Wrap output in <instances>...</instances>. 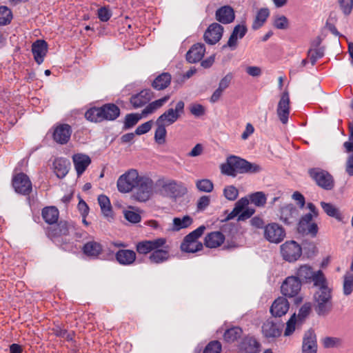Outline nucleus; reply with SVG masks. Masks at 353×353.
<instances>
[{
    "instance_id": "1",
    "label": "nucleus",
    "mask_w": 353,
    "mask_h": 353,
    "mask_svg": "<svg viewBox=\"0 0 353 353\" xmlns=\"http://www.w3.org/2000/svg\"><path fill=\"white\" fill-rule=\"evenodd\" d=\"M314 294V310L319 316H327L333 308L332 289L328 287L326 278Z\"/></svg>"
},
{
    "instance_id": "2",
    "label": "nucleus",
    "mask_w": 353,
    "mask_h": 353,
    "mask_svg": "<svg viewBox=\"0 0 353 353\" xmlns=\"http://www.w3.org/2000/svg\"><path fill=\"white\" fill-rule=\"evenodd\" d=\"M294 277L300 281V283H310L314 285L322 284L325 281V276L321 270L314 271L312 266L303 264L299 266L294 272Z\"/></svg>"
},
{
    "instance_id": "3",
    "label": "nucleus",
    "mask_w": 353,
    "mask_h": 353,
    "mask_svg": "<svg viewBox=\"0 0 353 353\" xmlns=\"http://www.w3.org/2000/svg\"><path fill=\"white\" fill-rule=\"evenodd\" d=\"M205 228V226L201 225L186 235L180 246L181 251L188 253H195L201 250L203 246L199 239L202 236Z\"/></svg>"
},
{
    "instance_id": "4",
    "label": "nucleus",
    "mask_w": 353,
    "mask_h": 353,
    "mask_svg": "<svg viewBox=\"0 0 353 353\" xmlns=\"http://www.w3.org/2000/svg\"><path fill=\"white\" fill-rule=\"evenodd\" d=\"M141 176L134 169H131L121 175L117 180V188L120 192L127 193L135 188Z\"/></svg>"
},
{
    "instance_id": "5",
    "label": "nucleus",
    "mask_w": 353,
    "mask_h": 353,
    "mask_svg": "<svg viewBox=\"0 0 353 353\" xmlns=\"http://www.w3.org/2000/svg\"><path fill=\"white\" fill-rule=\"evenodd\" d=\"M185 103L183 101H179L174 107L168 109L164 113L158 117L156 123H163L166 126L175 123L184 113Z\"/></svg>"
},
{
    "instance_id": "6",
    "label": "nucleus",
    "mask_w": 353,
    "mask_h": 353,
    "mask_svg": "<svg viewBox=\"0 0 353 353\" xmlns=\"http://www.w3.org/2000/svg\"><path fill=\"white\" fill-rule=\"evenodd\" d=\"M153 188V181L148 176H141L134 188V198L141 202L148 201L152 195Z\"/></svg>"
},
{
    "instance_id": "7",
    "label": "nucleus",
    "mask_w": 353,
    "mask_h": 353,
    "mask_svg": "<svg viewBox=\"0 0 353 353\" xmlns=\"http://www.w3.org/2000/svg\"><path fill=\"white\" fill-rule=\"evenodd\" d=\"M263 236L270 243L278 244L285 237V231L279 223H271L263 227Z\"/></svg>"
},
{
    "instance_id": "8",
    "label": "nucleus",
    "mask_w": 353,
    "mask_h": 353,
    "mask_svg": "<svg viewBox=\"0 0 353 353\" xmlns=\"http://www.w3.org/2000/svg\"><path fill=\"white\" fill-rule=\"evenodd\" d=\"M308 172L319 186L325 190H332L333 188V178L327 171L316 168L309 170Z\"/></svg>"
},
{
    "instance_id": "9",
    "label": "nucleus",
    "mask_w": 353,
    "mask_h": 353,
    "mask_svg": "<svg viewBox=\"0 0 353 353\" xmlns=\"http://www.w3.org/2000/svg\"><path fill=\"white\" fill-rule=\"evenodd\" d=\"M281 254L284 260L294 262L301 256L302 249L296 241H289L281 245Z\"/></svg>"
},
{
    "instance_id": "10",
    "label": "nucleus",
    "mask_w": 353,
    "mask_h": 353,
    "mask_svg": "<svg viewBox=\"0 0 353 353\" xmlns=\"http://www.w3.org/2000/svg\"><path fill=\"white\" fill-rule=\"evenodd\" d=\"M229 158L236 173H257L261 170L259 165L248 162L239 157L232 155Z\"/></svg>"
},
{
    "instance_id": "11",
    "label": "nucleus",
    "mask_w": 353,
    "mask_h": 353,
    "mask_svg": "<svg viewBox=\"0 0 353 353\" xmlns=\"http://www.w3.org/2000/svg\"><path fill=\"white\" fill-rule=\"evenodd\" d=\"M283 327L281 323L268 319L262 325V334L268 341H274L281 335Z\"/></svg>"
},
{
    "instance_id": "12",
    "label": "nucleus",
    "mask_w": 353,
    "mask_h": 353,
    "mask_svg": "<svg viewBox=\"0 0 353 353\" xmlns=\"http://www.w3.org/2000/svg\"><path fill=\"white\" fill-rule=\"evenodd\" d=\"M12 186L15 192L23 195H28L32 189L29 177L24 173H18L12 178Z\"/></svg>"
},
{
    "instance_id": "13",
    "label": "nucleus",
    "mask_w": 353,
    "mask_h": 353,
    "mask_svg": "<svg viewBox=\"0 0 353 353\" xmlns=\"http://www.w3.org/2000/svg\"><path fill=\"white\" fill-rule=\"evenodd\" d=\"M301 283L294 276H291L285 279L283 282L281 290L285 296L294 297L301 290Z\"/></svg>"
},
{
    "instance_id": "14",
    "label": "nucleus",
    "mask_w": 353,
    "mask_h": 353,
    "mask_svg": "<svg viewBox=\"0 0 353 353\" xmlns=\"http://www.w3.org/2000/svg\"><path fill=\"white\" fill-rule=\"evenodd\" d=\"M165 243L166 239L165 238L143 241L137 244L136 249L137 252L141 254H151L154 249H157L159 247H163Z\"/></svg>"
},
{
    "instance_id": "15",
    "label": "nucleus",
    "mask_w": 353,
    "mask_h": 353,
    "mask_svg": "<svg viewBox=\"0 0 353 353\" xmlns=\"http://www.w3.org/2000/svg\"><path fill=\"white\" fill-rule=\"evenodd\" d=\"M223 27L217 23H213L205 30L203 37L205 41L214 45L219 41L223 36Z\"/></svg>"
},
{
    "instance_id": "16",
    "label": "nucleus",
    "mask_w": 353,
    "mask_h": 353,
    "mask_svg": "<svg viewBox=\"0 0 353 353\" xmlns=\"http://www.w3.org/2000/svg\"><path fill=\"white\" fill-rule=\"evenodd\" d=\"M72 128L68 124L63 123L57 125L53 132L54 141L61 145L66 144L71 137Z\"/></svg>"
},
{
    "instance_id": "17",
    "label": "nucleus",
    "mask_w": 353,
    "mask_h": 353,
    "mask_svg": "<svg viewBox=\"0 0 353 353\" xmlns=\"http://www.w3.org/2000/svg\"><path fill=\"white\" fill-rule=\"evenodd\" d=\"M162 188L165 192L171 197L182 196L188 192L183 183L174 180L164 183Z\"/></svg>"
},
{
    "instance_id": "18",
    "label": "nucleus",
    "mask_w": 353,
    "mask_h": 353,
    "mask_svg": "<svg viewBox=\"0 0 353 353\" xmlns=\"http://www.w3.org/2000/svg\"><path fill=\"white\" fill-rule=\"evenodd\" d=\"M277 115L282 123H288L290 114V97L288 92H284L279 101L277 109Z\"/></svg>"
},
{
    "instance_id": "19",
    "label": "nucleus",
    "mask_w": 353,
    "mask_h": 353,
    "mask_svg": "<svg viewBox=\"0 0 353 353\" xmlns=\"http://www.w3.org/2000/svg\"><path fill=\"white\" fill-rule=\"evenodd\" d=\"M299 216L298 210L292 205L288 204L280 209L279 219L287 225L295 223Z\"/></svg>"
},
{
    "instance_id": "20",
    "label": "nucleus",
    "mask_w": 353,
    "mask_h": 353,
    "mask_svg": "<svg viewBox=\"0 0 353 353\" xmlns=\"http://www.w3.org/2000/svg\"><path fill=\"white\" fill-rule=\"evenodd\" d=\"M317 341L314 332L309 330L304 334L302 344V353H316Z\"/></svg>"
},
{
    "instance_id": "21",
    "label": "nucleus",
    "mask_w": 353,
    "mask_h": 353,
    "mask_svg": "<svg viewBox=\"0 0 353 353\" xmlns=\"http://www.w3.org/2000/svg\"><path fill=\"white\" fill-rule=\"evenodd\" d=\"M153 97L152 92L149 89H144L140 92L130 97V103L134 108H139L146 105Z\"/></svg>"
},
{
    "instance_id": "22",
    "label": "nucleus",
    "mask_w": 353,
    "mask_h": 353,
    "mask_svg": "<svg viewBox=\"0 0 353 353\" xmlns=\"http://www.w3.org/2000/svg\"><path fill=\"white\" fill-rule=\"evenodd\" d=\"M290 308L288 301L283 296L274 300L270 307V313L273 316L281 317L285 315Z\"/></svg>"
},
{
    "instance_id": "23",
    "label": "nucleus",
    "mask_w": 353,
    "mask_h": 353,
    "mask_svg": "<svg viewBox=\"0 0 353 353\" xmlns=\"http://www.w3.org/2000/svg\"><path fill=\"white\" fill-rule=\"evenodd\" d=\"M48 52V43L44 40H37L32 45V52L35 61L39 64L43 62Z\"/></svg>"
},
{
    "instance_id": "24",
    "label": "nucleus",
    "mask_w": 353,
    "mask_h": 353,
    "mask_svg": "<svg viewBox=\"0 0 353 353\" xmlns=\"http://www.w3.org/2000/svg\"><path fill=\"white\" fill-rule=\"evenodd\" d=\"M72 161L77 176H81L91 163L90 157L85 154L78 153L72 156Z\"/></svg>"
},
{
    "instance_id": "25",
    "label": "nucleus",
    "mask_w": 353,
    "mask_h": 353,
    "mask_svg": "<svg viewBox=\"0 0 353 353\" xmlns=\"http://www.w3.org/2000/svg\"><path fill=\"white\" fill-rule=\"evenodd\" d=\"M169 247L166 243L163 247L154 249L149 256V261L152 263L159 264L167 261L170 259Z\"/></svg>"
},
{
    "instance_id": "26",
    "label": "nucleus",
    "mask_w": 353,
    "mask_h": 353,
    "mask_svg": "<svg viewBox=\"0 0 353 353\" xmlns=\"http://www.w3.org/2000/svg\"><path fill=\"white\" fill-rule=\"evenodd\" d=\"M248 29L245 25H236L234 28L227 44L223 46V48L228 46L232 50L235 49L238 44V39H242L245 35Z\"/></svg>"
},
{
    "instance_id": "27",
    "label": "nucleus",
    "mask_w": 353,
    "mask_h": 353,
    "mask_svg": "<svg viewBox=\"0 0 353 353\" xmlns=\"http://www.w3.org/2000/svg\"><path fill=\"white\" fill-rule=\"evenodd\" d=\"M259 343L252 336L245 337L239 345V353H258Z\"/></svg>"
},
{
    "instance_id": "28",
    "label": "nucleus",
    "mask_w": 353,
    "mask_h": 353,
    "mask_svg": "<svg viewBox=\"0 0 353 353\" xmlns=\"http://www.w3.org/2000/svg\"><path fill=\"white\" fill-rule=\"evenodd\" d=\"M216 19L221 23H232L235 18L234 9L230 6H224L216 11Z\"/></svg>"
},
{
    "instance_id": "29",
    "label": "nucleus",
    "mask_w": 353,
    "mask_h": 353,
    "mask_svg": "<svg viewBox=\"0 0 353 353\" xmlns=\"http://www.w3.org/2000/svg\"><path fill=\"white\" fill-rule=\"evenodd\" d=\"M82 251L87 256L97 259L103 252V245L98 241H89L83 245Z\"/></svg>"
},
{
    "instance_id": "30",
    "label": "nucleus",
    "mask_w": 353,
    "mask_h": 353,
    "mask_svg": "<svg viewBox=\"0 0 353 353\" xmlns=\"http://www.w3.org/2000/svg\"><path fill=\"white\" fill-rule=\"evenodd\" d=\"M205 52V48L203 43H196L193 45L186 54V59L190 63H196L200 61L203 57Z\"/></svg>"
},
{
    "instance_id": "31",
    "label": "nucleus",
    "mask_w": 353,
    "mask_h": 353,
    "mask_svg": "<svg viewBox=\"0 0 353 353\" xmlns=\"http://www.w3.org/2000/svg\"><path fill=\"white\" fill-rule=\"evenodd\" d=\"M115 257L119 264L130 265L135 261L137 255L135 252L131 250H119L117 252Z\"/></svg>"
},
{
    "instance_id": "32",
    "label": "nucleus",
    "mask_w": 353,
    "mask_h": 353,
    "mask_svg": "<svg viewBox=\"0 0 353 353\" xmlns=\"http://www.w3.org/2000/svg\"><path fill=\"white\" fill-rule=\"evenodd\" d=\"M225 241V236L219 231L212 232L205 237L204 244L210 248H216L221 245Z\"/></svg>"
},
{
    "instance_id": "33",
    "label": "nucleus",
    "mask_w": 353,
    "mask_h": 353,
    "mask_svg": "<svg viewBox=\"0 0 353 353\" xmlns=\"http://www.w3.org/2000/svg\"><path fill=\"white\" fill-rule=\"evenodd\" d=\"M170 95H165L159 99L148 103L142 110V116L143 117H146L149 114L154 113L157 110L164 105V104L170 99Z\"/></svg>"
},
{
    "instance_id": "34",
    "label": "nucleus",
    "mask_w": 353,
    "mask_h": 353,
    "mask_svg": "<svg viewBox=\"0 0 353 353\" xmlns=\"http://www.w3.org/2000/svg\"><path fill=\"white\" fill-rule=\"evenodd\" d=\"M48 236L51 239L69 234V226L65 221H60L57 225L50 227L47 230Z\"/></svg>"
},
{
    "instance_id": "35",
    "label": "nucleus",
    "mask_w": 353,
    "mask_h": 353,
    "mask_svg": "<svg viewBox=\"0 0 353 353\" xmlns=\"http://www.w3.org/2000/svg\"><path fill=\"white\" fill-rule=\"evenodd\" d=\"M41 215L46 223L53 225L59 219V212L56 207L48 206L42 210Z\"/></svg>"
},
{
    "instance_id": "36",
    "label": "nucleus",
    "mask_w": 353,
    "mask_h": 353,
    "mask_svg": "<svg viewBox=\"0 0 353 353\" xmlns=\"http://www.w3.org/2000/svg\"><path fill=\"white\" fill-rule=\"evenodd\" d=\"M103 121H114L120 115L119 108L114 103L102 105Z\"/></svg>"
},
{
    "instance_id": "37",
    "label": "nucleus",
    "mask_w": 353,
    "mask_h": 353,
    "mask_svg": "<svg viewBox=\"0 0 353 353\" xmlns=\"http://www.w3.org/2000/svg\"><path fill=\"white\" fill-rule=\"evenodd\" d=\"M171 79V75L168 72H163L154 79L152 86L157 90H164L169 86Z\"/></svg>"
},
{
    "instance_id": "38",
    "label": "nucleus",
    "mask_w": 353,
    "mask_h": 353,
    "mask_svg": "<svg viewBox=\"0 0 353 353\" xmlns=\"http://www.w3.org/2000/svg\"><path fill=\"white\" fill-rule=\"evenodd\" d=\"M269 15L270 11L268 8H263L259 9L252 23V28L254 30H256L261 28L265 23Z\"/></svg>"
},
{
    "instance_id": "39",
    "label": "nucleus",
    "mask_w": 353,
    "mask_h": 353,
    "mask_svg": "<svg viewBox=\"0 0 353 353\" xmlns=\"http://www.w3.org/2000/svg\"><path fill=\"white\" fill-rule=\"evenodd\" d=\"M85 117L91 122L99 123L103 121L102 106L90 108L85 112Z\"/></svg>"
},
{
    "instance_id": "40",
    "label": "nucleus",
    "mask_w": 353,
    "mask_h": 353,
    "mask_svg": "<svg viewBox=\"0 0 353 353\" xmlns=\"http://www.w3.org/2000/svg\"><path fill=\"white\" fill-rule=\"evenodd\" d=\"M193 222L192 219L188 216H183V217H174L172 220V226L171 230L172 231H179L181 229L189 227Z\"/></svg>"
},
{
    "instance_id": "41",
    "label": "nucleus",
    "mask_w": 353,
    "mask_h": 353,
    "mask_svg": "<svg viewBox=\"0 0 353 353\" xmlns=\"http://www.w3.org/2000/svg\"><path fill=\"white\" fill-rule=\"evenodd\" d=\"M98 203L103 216L107 218L112 217V208L109 198L101 194L98 196Z\"/></svg>"
},
{
    "instance_id": "42",
    "label": "nucleus",
    "mask_w": 353,
    "mask_h": 353,
    "mask_svg": "<svg viewBox=\"0 0 353 353\" xmlns=\"http://www.w3.org/2000/svg\"><path fill=\"white\" fill-rule=\"evenodd\" d=\"M69 162L64 159H57L54 162V170L59 178H63L68 172Z\"/></svg>"
},
{
    "instance_id": "43",
    "label": "nucleus",
    "mask_w": 353,
    "mask_h": 353,
    "mask_svg": "<svg viewBox=\"0 0 353 353\" xmlns=\"http://www.w3.org/2000/svg\"><path fill=\"white\" fill-rule=\"evenodd\" d=\"M249 204V199L247 197L240 199L234 205L232 212L228 214L225 220H230L238 216L244 208Z\"/></svg>"
},
{
    "instance_id": "44",
    "label": "nucleus",
    "mask_w": 353,
    "mask_h": 353,
    "mask_svg": "<svg viewBox=\"0 0 353 353\" xmlns=\"http://www.w3.org/2000/svg\"><path fill=\"white\" fill-rule=\"evenodd\" d=\"M353 292V272H346L343 276V294L345 296Z\"/></svg>"
},
{
    "instance_id": "45",
    "label": "nucleus",
    "mask_w": 353,
    "mask_h": 353,
    "mask_svg": "<svg viewBox=\"0 0 353 353\" xmlns=\"http://www.w3.org/2000/svg\"><path fill=\"white\" fill-rule=\"evenodd\" d=\"M242 334V330L239 327H234L227 330L224 334L223 338L224 340L228 343H233L239 338L241 337Z\"/></svg>"
},
{
    "instance_id": "46",
    "label": "nucleus",
    "mask_w": 353,
    "mask_h": 353,
    "mask_svg": "<svg viewBox=\"0 0 353 353\" xmlns=\"http://www.w3.org/2000/svg\"><path fill=\"white\" fill-rule=\"evenodd\" d=\"M257 207L265 206L267 197L263 192H256L249 195V201Z\"/></svg>"
},
{
    "instance_id": "47",
    "label": "nucleus",
    "mask_w": 353,
    "mask_h": 353,
    "mask_svg": "<svg viewBox=\"0 0 353 353\" xmlns=\"http://www.w3.org/2000/svg\"><path fill=\"white\" fill-rule=\"evenodd\" d=\"M321 206L322 207L324 212L329 216L336 219L337 220H341V214L334 205L330 203H325L324 201L321 202Z\"/></svg>"
},
{
    "instance_id": "48",
    "label": "nucleus",
    "mask_w": 353,
    "mask_h": 353,
    "mask_svg": "<svg viewBox=\"0 0 353 353\" xmlns=\"http://www.w3.org/2000/svg\"><path fill=\"white\" fill-rule=\"evenodd\" d=\"M156 125L157 127L154 132V140L159 145L164 144L167 134L166 125L163 123H156Z\"/></svg>"
},
{
    "instance_id": "49",
    "label": "nucleus",
    "mask_w": 353,
    "mask_h": 353,
    "mask_svg": "<svg viewBox=\"0 0 353 353\" xmlns=\"http://www.w3.org/2000/svg\"><path fill=\"white\" fill-rule=\"evenodd\" d=\"M12 14L6 6H0V26H6L11 22Z\"/></svg>"
},
{
    "instance_id": "50",
    "label": "nucleus",
    "mask_w": 353,
    "mask_h": 353,
    "mask_svg": "<svg viewBox=\"0 0 353 353\" xmlns=\"http://www.w3.org/2000/svg\"><path fill=\"white\" fill-rule=\"evenodd\" d=\"M273 26L276 29L285 30L289 27V21L284 15H277L274 18Z\"/></svg>"
},
{
    "instance_id": "51",
    "label": "nucleus",
    "mask_w": 353,
    "mask_h": 353,
    "mask_svg": "<svg viewBox=\"0 0 353 353\" xmlns=\"http://www.w3.org/2000/svg\"><path fill=\"white\" fill-rule=\"evenodd\" d=\"M141 118H143L141 113L140 114L134 113L127 114L124 121L125 128L128 129L133 127Z\"/></svg>"
},
{
    "instance_id": "52",
    "label": "nucleus",
    "mask_w": 353,
    "mask_h": 353,
    "mask_svg": "<svg viewBox=\"0 0 353 353\" xmlns=\"http://www.w3.org/2000/svg\"><path fill=\"white\" fill-rule=\"evenodd\" d=\"M197 189L201 192H211L213 190V183L209 179H201L196 182Z\"/></svg>"
},
{
    "instance_id": "53",
    "label": "nucleus",
    "mask_w": 353,
    "mask_h": 353,
    "mask_svg": "<svg viewBox=\"0 0 353 353\" xmlns=\"http://www.w3.org/2000/svg\"><path fill=\"white\" fill-rule=\"evenodd\" d=\"M223 195L229 201H234L239 196V190L234 185H228L223 189Z\"/></svg>"
},
{
    "instance_id": "54",
    "label": "nucleus",
    "mask_w": 353,
    "mask_h": 353,
    "mask_svg": "<svg viewBox=\"0 0 353 353\" xmlns=\"http://www.w3.org/2000/svg\"><path fill=\"white\" fill-rule=\"evenodd\" d=\"M323 345L325 348L337 347L341 345V340L337 337L327 336L323 339Z\"/></svg>"
},
{
    "instance_id": "55",
    "label": "nucleus",
    "mask_w": 353,
    "mask_h": 353,
    "mask_svg": "<svg viewBox=\"0 0 353 353\" xmlns=\"http://www.w3.org/2000/svg\"><path fill=\"white\" fill-rule=\"evenodd\" d=\"M313 218V214L312 213H307L303 216L298 224V230H305V228L309 226L311 223H314L312 222Z\"/></svg>"
},
{
    "instance_id": "56",
    "label": "nucleus",
    "mask_w": 353,
    "mask_h": 353,
    "mask_svg": "<svg viewBox=\"0 0 353 353\" xmlns=\"http://www.w3.org/2000/svg\"><path fill=\"white\" fill-rule=\"evenodd\" d=\"M221 351V344L218 341L210 342L205 347L203 353H220Z\"/></svg>"
},
{
    "instance_id": "57",
    "label": "nucleus",
    "mask_w": 353,
    "mask_h": 353,
    "mask_svg": "<svg viewBox=\"0 0 353 353\" xmlns=\"http://www.w3.org/2000/svg\"><path fill=\"white\" fill-rule=\"evenodd\" d=\"M296 314H294L286 323L284 336H288L293 334L296 328Z\"/></svg>"
},
{
    "instance_id": "58",
    "label": "nucleus",
    "mask_w": 353,
    "mask_h": 353,
    "mask_svg": "<svg viewBox=\"0 0 353 353\" xmlns=\"http://www.w3.org/2000/svg\"><path fill=\"white\" fill-rule=\"evenodd\" d=\"M340 8L345 15H349L353 9V0H338Z\"/></svg>"
},
{
    "instance_id": "59",
    "label": "nucleus",
    "mask_w": 353,
    "mask_h": 353,
    "mask_svg": "<svg viewBox=\"0 0 353 353\" xmlns=\"http://www.w3.org/2000/svg\"><path fill=\"white\" fill-rule=\"evenodd\" d=\"M190 112L195 117L203 116L205 112V108L199 103H192L190 105Z\"/></svg>"
},
{
    "instance_id": "60",
    "label": "nucleus",
    "mask_w": 353,
    "mask_h": 353,
    "mask_svg": "<svg viewBox=\"0 0 353 353\" xmlns=\"http://www.w3.org/2000/svg\"><path fill=\"white\" fill-rule=\"evenodd\" d=\"M221 168L222 173L225 174L232 176H235L236 175L234 167L232 165L231 161H230L229 157L227 159L226 163L221 165Z\"/></svg>"
},
{
    "instance_id": "61",
    "label": "nucleus",
    "mask_w": 353,
    "mask_h": 353,
    "mask_svg": "<svg viewBox=\"0 0 353 353\" xmlns=\"http://www.w3.org/2000/svg\"><path fill=\"white\" fill-rule=\"evenodd\" d=\"M99 19L103 22L108 21L112 16V12L105 7L100 8L97 11Z\"/></svg>"
},
{
    "instance_id": "62",
    "label": "nucleus",
    "mask_w": 353,
    "mask_h": 353,
    "mask_svg": "<svg viewBox=\"0 0 353 353\" xmlns=\"http://www.w3.org/2000/svg\"><path fill=\"white\" fill-rule=\"evenodd\" d=\"M152 124L153 121L151 120L139 125L135 130V133L138 135L147 133L151 130Z\"/></svg>"
},
{
    "instance_id": "63",
    "label": "nucleus",
    "mask_w": 353,
    "mask_h": 353,
    "mask_svg": "<svg viewBox=\"0 0 353 353\" xmlns=\"http://www.w3.org/2000/svg\"><path fill=\"white\" fill-rule=\"evenodd\" d=\"M311 311V304L310 303H304L300 308L298 314V318L299 320H303L305 319L310 313Z\"/></svg>"
},
{
    "instance_id": "64",
    "label": "nucleus",
    "mask_w": 353,
    "mask_h": 353,
    "mask_svg": "<svg viewBox=\"0 0 353 353\" xmlns=\"http://www.w3.org/2000/svg\"><path fill=\"white\" fill-rule=\"evenodd\" d=\"M210 197L209 196H202L197 201L196 207L199 211H203L210 205Z\"/></svg>"
}]
</instances>
